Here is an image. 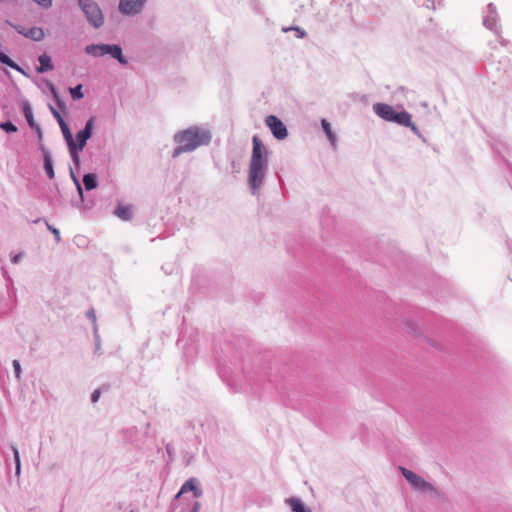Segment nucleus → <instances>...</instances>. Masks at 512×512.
<instances>
[{
	"label": "nucleus",
	"mask_w": 512,
	"mask_h": 512,
	"mask_svg": "<svg viewBox=\"0 0 512 512\" xmlns=\"http://www.w3.org/2000/svg\"><path fill=\"white\" fill-rule=\"evenodd\" d=\"M252 144L248 185L252 194L256 195L262 187L267 174L269 151L257 136H253Z\"/></svg>",
	"instance_id": "f257e3e1"
},
{
	"label": "nucleus",
	"mask_w": 512,
	"mask_h": 512,
	"mask_svg": "<svg viewBox=\"0 0 512 512\" xmlns=\"http://www.w3.org/2000/svg\"><path fill=\"white\" fill-rule=\"evenodd\" d=\"M176 143H182L190 146L191 151L196 150L200 146L208 145L211 141V133L209 130L199 126H191L185 130L179 131L174 135Z\"/></svg>",
	"instance_id": "f03ea898"
},
{
	"label": "nucleus",
	"mask_w": 512,
	"mask_h": 512,
	"mask_svg": "<svg viewBox=\"0 0 512 512\" xmlns=\"http://www.w3.org/2000/svg\"><path fill=\"white\" fill-rule=\"evenodd\" d=\"M373 111L382 119L395 122L399 125L410 127L414 133H418V128L411 120V114L406 111L397 112L388 104L376 103L373 105Z\"/></svg>",
	"instance_id": "7ed1b4c3"
},
{
	"label": "nucleus",
	"mask_w": 512,
	"mask_h": 512,
	"mask_svg": "<svg viewBox=\"0 0 512 512\" xmlns=\"http://www.w3.org/2000/svg\"><path fill=\"white\" fill-rule=\"evenodd\" d=\"M400 471L403 477L407 480V482L416 490L426 493L433 498L442 499L444 498V494L438 488L433 486L431 483L426 481L424 478L414 473L413 471L400 467Z\"/></svg>",
	"instance_id": "20e7f679"
},
{
	"label": "nucleus",
	"mask_w": 512,
	"mask_h": 512,
	"mask_svg": "<svg viewBox=\"0 0 512 512\" xmlns=\"http://www.w3.org/2000/svg\"><path fill=\"white\" fill-rule=\"evenodd\" d=\"M78 5L91 26L94 28H100L103 25V13L99 5L94 0H78Z\"/></svg>",
	"instance_id": "39448f33"
},
{
	"label": "nucleus",
	"mask_w": 512,
	"mask_h": 512,
	"mask_svg": "<svg viewBox=\"0 0 512 512\" xmlns=\"http://www.w3.org/2000/svg\"><path fill=\"white\" fill-rule=\"evenodd\" d=\"M95 120V117H90L86 121L84 128L76 134V141L74 140V146L78 150H83L87 144V141L91 138L93 134Z\"/></svg>",
	"instance_id": "423d86ee"
},
{
	"label": "nucleus",
	"mask_w": 512,
	"mask_h": 512,
	"mask_svg": "<svg viewBox=\"0 0 512 512\" xmlns=\"http://www.w3.org/2000/svg\"><path fill=\"white\" fill-rule=\"evenodd\" d=\"M147 0H120L118 9L123 15L134 16L142 12Z\"/></svg>",
	"instance_id": "0eeeda50"
},
{
	"label": "nucleus",
	"mask_w": 512,
	"mask_h": 512,
	"mask_svg": "<svg viewBox=\"0 0 512 512\" xmlns=\"http://www.w3.org/2000/svg\"><path fill=\"white\" fill-rule=\"evenodd\" d=\"M265 124L271 130L273 136L278 140H284L288 136V131L284 123L276 116L269 115L265 118Z\"/></svg>",
	"instance_id": "6e6552de"
},
{
	"label": "nucleus",
	"mask_w": 512,
	"mask_h": 512,
	"mask_svg": "<svg viewBox=\"0 0 512 512\" xmlns=\"http://www.w3.org/2000/svg\"><path fill=\"white\" fill-rule=\"evenodd\" d=\"M38 149L41 152L42 157H43L44 170H45L48 178L53 179L55 177V172H54L51 152L49 151L48 148H46L44 146V144H40Z\"/></svg>",
	"instance_id": "1a4fd4ad"
},
{
	"label": "nucleus",
	"mask_w": 512,
	"mask_h": 512,
	"mask_svg": "<svg viewBox=\"0 0 512 512\" xmlns=\"http://www.w3.org/2000/svg\"><path fill=\"white\" fill-rule=\"evenodd\" d=\"M487 8H488L489 15L484 17L483 24L486 28L496 31V28H497L496 22H497V17H498L497 12H496V7L494 6L493 3H490V4H488Z\"/></svg>",
	"instance_id": "9d476101"
},
{
	"label": "nucleus",
	"mask_w": 512,
	"mask_h": 512,
	"mask_svg": "<svg viewBox=\"0 0 512 512\" xmlns=\"http://www.w3.org/2000/svg\"><path fill=\"white\" fill-rule=\"evenodd\" d=\"M106 54H109L112 58L116 59L120 64L126 65L127 59L123 56L122 48L117 44H106Z\"/></svg>",
	"instance_id": "9b49d317"
},
{
	"label": "nucleus",
	"mask_w": 512,
	"mask_h": 512,
	"mask_svg": "<svg viewBox=\"0 0 512 512\" xmlns=\"http://www.w3.org/2000/svg\"><path fill=\"white\" fill-rule=\"evenodd\" d=\"M285 502L293 512H312L311 509L305 506V504L300 498L290 497L287 498Z\"/></svg>",
	"instance_id": "f8f14e48"
},
{
	"label": "nucleus",
	"mask_w": 512,
	"mask_h": 512,
	"mask_svg": "<svg viewBox=\"0 0 512 512\" xmlns=\"http://www.w3.org/2000/svg\"><path fill=\"white\" fill-rule=\"evenodd\" d=\"M38 61L40 63V66L37 67L38 73H45L48 71H51L54 69L51 57L47 55L46 53H43L38 57Z\"/></svg>",
	"instance_id": "ddd939ff"
},
{
	"label": "nucleus",
	"mask_w": 512,
	"mask_h": 512,
	"mask_svg": "<svg viewBox=\"0 0 512 512\" xmlns=\"http://www.w3.org/2000/svg\"><path fill=\"white\" fill-rule=\"evenodd\" d=\"M106 44H90L85 47V53L93 57H101L106 54Z\"/></svg>",
	"instance_id": "4468645a"
},
{
	"label": "nucleus",
	"mask_w": 512,
	"mask_h": 512,
	"mask_svg": "<svg viewBox=\"0 0 512 512\" xmlns=\"http://www.w3.org/2000/svg\"><path fill=\"white\" fill-rule=\"evenodd\" d=\"M22 110H23V113H24V116L27 120V123L29 125L30 128H33L37 125V123L35 122L34 120V116H33V112H32V107L29 103L28 100H23L22 101Z\"/></svg>",
	"instance_id": "2eb2a0df"
},
{
	"label": "nucleus",
	"mask_w": 512,
	"mask_h": 512,
	"mask_svg": "<svg viewBox=\"0 0 512 512\" xmlns=\"http://www.w3.org/2000/svg\"><path fill=\"white\" fill-rule=\"evenodd\" d=\"M114 214L123 221H129L132 218V210L130 206L118 205Z\"/></svg>",
	"instance_id": "dca6fc26"
},
{
	"label": "nucleus",
	"mask_w": 512,
	"mask_h": 512,
	"mask_svg": "<svg viewBox=\"0 0 512 512\" xmlns=\"http://www.w3.org/2000/svg\"><path fill=\"white\" fill-rule=\"evenodd\" d=\"M321 126L323 128V131L325 132L330 144L332 147H336L337 138L335 133L332 131L330 123L326 119H322Z\"/></svg>",
	"instance_id": "f3484780"
},
{
	"label": "nucleus",
	"mask_w": 512,
	"mask_h": 512,
	"mask_svg": "<svg viewBox=\"0 0 512 512\" xmlns=\"http://www.w3.org/2000/svg\"><path fill=\"white\" fill-rule=\"evenodd\" d=\"M187 491H193L195 497H200L202 494V491L194 485L193 479H190L183 484L176 497H179L182 493Z\"/></svg>",
	"instance_id": "a211bd4d"
},
{
	"label": "nucleus",
	"mask_w": 512,
	"mask_h": 512,
	"mask_svg": "<svg viewBox=\"0 0 512 512\" xmlns=\"http://www.w3.org/2000/svg\"><path fill=\"white\" fill-rule=\"evenodd\" d=\"M83 184L85 186V189L90 191L97 187V176L94 173H88L83 176Z\"/></svg>",
	"instance_id": "6ab92c4d"
},
{
	"label": "nucleus",
	"mask_w": 512,
	"mask_h": 512,
	"mask_svg": "<svg viewBox=\"0 0 512 512\" xmlns=\"http://www.w3.org/2000/svg\"><path fill=\"white\" fill-rule=\"evenodd\" d=\"M25 37L34 41H41L44 38V31L39 27H32L27 30Z\"/></svg>",
	"instance_id": "aec40b11"
},
{
	"label": "nucleus",
	"mask_w": 512,
	"mask_h": 512,
	"mask_svg": "<svg viewBox=\"0 0 512 512\" xmlns=\"http://www.w3.org/2000/svg\"><path fill=\"white\" fill-rule=\"evenodd\" d=\"M59 126L61 128V131H62V134H63V137L65 139V142H66L67 146L73 145L74 144V138H73V135H72V133L70 131V128L67 125V123L65 121H61Z\"/></svg>",
	"instance_id": "412c9836"
},
{
	"label": "nucleus",
	"mask_w": 512,
	"mask_h": 512,
	"mask_svg": "<svg viewBox=\"0 0 512 512\" xmlns=\"http://www.w3.org/2000/svg\"><path fill=\"white\" fill-rule=\"evenodd\" d=\"M0 63L5 64V65L9 66L10 68L24 74L23 69L17 63H15L12 59H10L9 56H7L5 53H3L1 51H0Z\"/></svg>",
	"instance_id": "4be33fe9"
},
{
	"label": "nucleus",
	"mask_w": 512,
	"mask_h": 512,
	"mask_svg": "<svg viewBox=\"0 0 512 512\" xmlns=\"http://www.w3.org/2000/svg\"><path fill=\"white\" fill-rule=\"evenodd\" d=\"M52 96H53V99L55 100L57 106L61 109V110H65L66 109V105L65 103L61 100L60 96H59V93L55 87V85L51 82H49L47 84Z\"/></svg>",
	"instance_id": "5701e85b"
},
{
	"label": "nucleus",
	"mask_w": 512,
	"mask_h": 512,
	"mask_svg": "<svg viewBox=\"0 0 512 512\" xmlns=\"http://www.w3.org/2000/svg\"><path fill=\"white\" fill-rule=\"evenodd\" d=\"M68 150H69V154L72 158V161L73 163L75 164L76 167H79L80 166V157H79V153L82 151V150H78L74 144L71 145V146H68Z\"/></svg>",
	"instance_id": "b1692460"
},
{
	"label": "nucleus",
	"mask_w": 512,
	"mask_h": 512,
	"mask_svg": "<svg viewBox=\"0 0 512 512\" xmlns=\"http://www.w3.org/2000/svg\"><path fill=\"white\" fill-rule=\"evenodd\" d=\"M68 150H69V154L72 158V161L73 163L75 164L76 167H79L80 166V157H79V153L82 151V150H78L74 144L71 145V146H68Z\"/></svg>",
	"instance_id": "393cba45"
},
{
	"label": "nucleus",
	"mask_w": 512,
	"mask_h": 512,
	"mask_svg": "<svg viewBox=\"0 0 512 512\" xmlns=\"http://www.w3.org/2000/svg\"><path fill=\"white\" fill-rule=\"evenodd\" d=\"M69 92L73 100H80L84 97L81 84H78L75 87H70Z\"/></svg>",
	"instance_id": "a878e982"
},
{
	"label": "nucleus",
	"mask_w": 512,
	"mask_h": 512,
	"mask_svg": "<svg viewBox=\"0 0 512 512\" xmlns=\"http://www.w3.org/2000/svg\"><path fill=\"white\" fill-rule=\"evenodd\" d=\"M177 144H178V146L174 149V151L172 153L173 158L178 157L180 154H182L184 152H191L190 146L182 144V143H177Z\"/></svg>",
	"instance_id": "bb28decb"
},
{
	"label": "nucleus",
	"mask_w": 512,
	"mask_h": 512,
	"mask_svg": "<svg viewBox=\"0 0 512 512\" xmlns=\"http://www.w3.org/2000/svg\"><path fill=\"white\" fill-rule=\"evenodd\" d=\"M0 128L7 133L17 132V127L11 121H6V122L1 123Z\"/></svg>",
	"instance_id": "cd10ccee"
},
{
	"label": "nucleus",
	"mask_w": 512,
	"mask_h": 512,
	"mask_svg": "<svg viewBox=\"0 0 512 512\" xmlns=\"http://www.w3.org/2000/svg\"><path fill=\"white\" fill-rule=\"evenodd\" d=\"M70 177L73 180V182H74V184H75V186L77 188V191H78L81 199H83V189H82V186H81V184H80V182H79V180H78L77 176L75 175V173H74L72 168H70Z\"/></svg>",
	"instance_id": "c85d7f7f"
},
{
	"label": "nucleus",
	"mask_w": 512,
	"mask_h": 512,
	"mask_svg": "<svg viewBox=\"0 0 512 512\" xmlns=\"http://www.w3.org/2000/svg\"><path fill=\"white\" fill-rule=\"evenodd\" d=\"M12 451H13V455H14V459H15V464H16V475H19L20 471H21V463H20L19 451H18V449L15 446H12Z\"/></svg>",
	"instance_id": "c756f323"
},
{
	"label": "nucleus",
	"mask_w": 512,
	"mask_h": 512,
	"mask_svg": "<svg viewBox=\"0 0 512 512\" xmlns=\"http://www.w3.org/2000/svg\"><path fill=\"white\" fill-rule=\"evenodd\" d=\"M12 365H13V368H14L15 377L18 380H20L21 379V373H22L20 362L18 360H13Z\"/></svg>",
	"instance_id": "7c9ffc66"
},
{
	"label": "nucleus",
	"mask_w": 512,
	"mask_h": 512,
	"mask_svg": "<svg viewBox=\"0 0 512 512\" xmlns=\"http://www.w3.org/2000/svg\"><path fill=\"white\" fill-rule=\"evenodd\" d=\"M43 9H48L52 6L53 0H32Z\"/></svg>",
	"instance_id": "2f4dec72"
},
{
	"label": "nucleus",
	"mask_w": 512,
	"mask_h": 512,
	"mask_svg": "<svg viewBox=\"0 0 512 512\" xmlns=\"http://www.w3.org/2000/svg\"><path fill=\"white\" fill-rule=\"evenodd\" d=\"M45 223H46V226H47L48 230H50L53 233L56 242H60L61 237H60L59 230L54 228L53 226H51L47 221H45Z\"/></svg>",
	"instance_id": "473e14b6"
},
{
	"label": "nucleus",
	"mask_w": 512,
	"mask_h": 512,
	"mask_svg": "<svg viewBox=\"0 0 512 512\" xmlns=\"http://www.w3.org/2000/svg\"><path fill=\"white\" fill-rule=\"evenodd\" d=\"M49 109H50L52 115L54 116V118L57 120L58 124H60L61 121H64V119L62 118L60 113L53 106L49 105Z\"/></svg>",
	"instance_id": "72a5a7b5"
},
{
	"label": "nucleus",
	"mask_w": 512,
	"mask_h": 512,
	"mask_svg": "<svg viewBox=\"0 0 512 512\" xmlns=\"http://www.w3.org/2000/svg\"><path fill=\"white\" fill-rule=\"evenodd\" d=\"M33 130H35L36 134H37V137H38V141H39V144H43L42 143V139H43V131H42V128L40 127L39 124H37L35 127L32 128Z\"/></svg>",
	"instance_id": "f704fd0d"
},
{
	"label": "nucleus",
	"mask_w": 512,
	"mask_h": 512,
	"mask_svg": "<svg viewBox=\"0 0 512 512\" xmlns=\"http://www.w3.org/2000/svg\"><path fill=\"white\" fill-rule=\"evenodd\" d=\"M11 27H13L19 34L23 35L25 37V34L27 32V30L21 26V25H15L11 22H7Z\"/></svg>",
	"instance_id": "c9c22d12"
},
{
	"label": "nucleus",
	"mask_w": 512,
	"mask_h": 512,
	"mask_svg": "<svg viewBox=\"0 0 512 512\" xmlns=\"http://www.w3.org/2000/svg\"><path fill=\"white\" fill-rule=\"evenodd\" d=\"M86 316L88 319H90L93 323H94V326L96 325V313H95V310L94 309H89L86 313Z\"/></svg>",
	"instance_id": "e433bc0d"
},
{
	"label": "nucleus",
	"mask_w": 512,
	"mask_h": 512,
	"mask_svg": "<svg viewBox=\"0 0 512 512\" xmlns=\"http://www.w3.org/2000/svg\"><path fill=\"white\" fill-rule=\"evenodd\" d=\"M101 392L100 390H95L91 395V401L92 403H96L100 398Z\"/></svg>",
	"instance_id": "4c0bfd02"
},
{
	"label": "nucleus",
	"mask_w": 512,
	"mask_h": 512,
	"mask_svg": "<svg viewBox=\"0 0 512 512\" xmlns=\"http://www.w3.org/2000/svg\"><path fill=\"white\" fill-rule=\"evenodd\" d=\"M22 257H23L22 253L16 254V255L12 256L11 262L14 264H17L22 260Z\"/></svg>",
	"instance_id": "58836bf2"
},
{
	"label": "nucleus",
	"mask_w": 512,
	"mask_h": 512,
	"mask_svg": "<svg viewBox=\"0 0 512 512\" xmlns=\"http://www.w3.org/2000/svg\"><path fill=\"white\" fill-rule=\"evenodd\" d=\"M293 29L296 31L297 37L304 38L306 36V32L303 29H301L299 27H295Z\"/></svg>",
	"instance_id": "ea45409f"
},
{
	"label": "nucleus",
	"mask_w": 512,
	"mask_h": 512,
	"mask_svg": "<svg viewBox=\"0 0 512 512\" xmlns=\"http://www.w3.org/2000/svg\"><path fill=\"white\" fill-rule=\"evenodd\" d=\"M94 333H95V338H96V349L98 350L100 347V341H99V336L97 335V325L94 326Z\"/></svg>",
	"instance_id": "a19ab883"
},
{
	"label": "nucleus",
	"mask_w": 512,
	"mask_h": 512,
	"mask_svg": "<svg viewBox=\"0 0 512 512\" xmlns=\"http://www.w3.org/2000/svg\"><path fill=\"white\" fill-rule=\"evenodd\" d=\"M200 508H201V504H200L199 502H197V501H196V502L193 504V507H192L191 512H199V511H200Z\"/></svg>",
	"instance_id": "79ce46f5"
}]
</instances>
